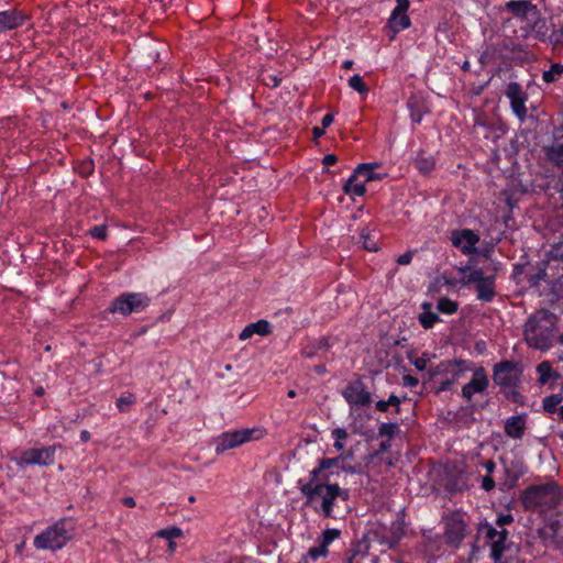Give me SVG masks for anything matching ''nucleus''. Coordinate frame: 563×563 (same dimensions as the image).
Listing matches in <instances>:
<instances>
[{
	"mask_svg": "<svg viewBox=\"0 0 563 563\" xmlns=\"http://www.w3.org/2000/svg\"><path fill=\"white\" fill-rule=\"evenodd\" d=\"M466 536V523L460 512H453L444 520L445 542L457 548Z\"/></svg>",
	"mask_w": 563,
	"mask_h": 563,
	"instance_id": "nucleus-12",
	"label": "nucleus"
},
{
	"mask_svg": "<svg viewBox=\"0 0 563 563\" xmlns=\"http://www.w3.org/2000/svg\"><path fill=\"white\" fill-rule=\"evenodd\" d=\"M520 375V365L512 361H501L493 368V380L503 389L517 387Z\"/></svg>",
	"mask_w": 563,
	"mask_h": 563,
	"instance_id": "nucleus-10",
	"label": "nucleus"
},
{
	"mask_svg": "<svg viewBox=\"0 0 563 563\" xmlns=\"http://www.w3.org/2000/svg\"><path fill=\"white\" fill-rule=\"evenodd\" d=\"M547 268L548 262L541 261L534 267L527 272L526 277L530 286L537 287L540 285L541 282L547 280Z\"/></svg>",
	"mask_w": 563,
	"mask_h": 563,
	"instance_id": "nucleus-24",
	"label": "nucleus"
},
{
	"mask_svg": "<svg viewBox=\"0 0 563 563\" xmlns=\"http://www.w3.org/2000/svg\"><path fill=\"white\" fill-rule=\"evenodd\" d=\"M330 476L321 468V463L309 473V479L298 482L299 489L306 498L303 506L313 509L322 518H335L333 508L338 499L347 501L350 490L341 488L336 483H329Z\"/></svg>",
	"mask_w": 563,
	"mask_h": 563,
	"instance_id": "nucleus-1",
	"label": "nucleus"
},
{
	"mask_svg": "<svg viewBox=\"0 0 563 563\" xmlns=\"http://www.w3.org/2000/svg\"><path fill=\"white\" fill-rule=\"evenodd\" d=\"M563 401L562 394H552L547 396L542 400L543 410L547 413H554L558 410V406Z\"/></svg>",
	"mask_w": 563,
	"mask_h": 563,
	"instance_id": "nucleus-36",
	"label": "nucleus"
},
{
	"mask_svg": "<svg viewBox=\"0 0 563 563\" xmlns=\"http://www.w3.org/2000/svg\"><path fill=\"white\" fill-rule=\"evenodd\" d=\"M495 481L493 478L492 475L489 474H486L483 478H482V484H481V487L485 490V492H490L495 488Z\"/></svg>",
	"mask_w": 563,
	"mask_h": 563,
	"instance_id": "nucleus-50",
	"label": "nucleus"
},
{
	"mask_svg": "<svg viewBox=\"0 0 563 563\" xmlns=\"http://www.w3.org/2000/svg\"><path fill=\"white\" fill-rule=\"evenodd\" d=\"M360 243H362L364 250L369 252H377L379 249L377 241L372 236L371 230L368 228H363L361 230Z\"/></svg>",
	"mask_w": 563,
	"mask_h": 563,
	"instance_id": "nucleus-35",
	"label": "nucleus"
},
{
	"mask_svg": "<svg viewBox=\"0 0 563 563\" xmlns=\"http://www.w3.org/2000/svg\"><path fill=\"white\" fill-rule=\"evenodd\" d=\"M489 386V379L486 369L479 366L474 369L471 380L462 387V397L471 401L474 394L486 391Z\"/></svg>",
	"mask_w": 563,
	"mask_h": 563,
	"instance_id": "nucleus-17",
	"label": "nucleus"
},
{
	"mask_svg": "<svg viewBox=\"0 0 563 563\" xmlns=\"http://www.w3.org/2000/svg\"><path fill=\"white\" fill-rule=\"evenodd\" d=\"M503 10L511 18L525 23L520 27V36L523 40L532 36L540 42L547 41L549 32L547 20L542 16L538 5L531 0H509L505 3Z\"/></svg>",
	"mask_w": 563,
	"mask_h": 563,
	"instance_id": "nucleus-3",
	"label": "nucleus"
},
{
	"mask_svg": "<svg viewBox=\"0 0 563 563\" xmlns=\"http://www.w3.org/2000/svg\"><path fill=\"white\" fill-rule=\"evenodd\" d=\"M325 133V129H323L322 126H314L312 129V135H313V140L314 141H318L321 136H323Z\"/></svg>",
	"mask_w": 563,
	"mask_h": 563,
	"instance_id": "nucleus-57",
	"label": "nucleus"
},
{
	"mask_svg": "<svg viewBox=\"0 0 563 563\" xmlns=\"http://www.w3.org/2000/svg\"><path fill=\"white\" fill-rule=\"evenodd\" d=\"M265 435L266 430L261 427L225 431L216 439V452L221 454L247 442L261 440Z\"/></svg>",
	"mask_w": 563,
	"mask_h": 563,
	"instance_id": "nucleus-6",
	"label": "nucleus"
},
{
	"mask_svg": "<svg viewBox=\"0 0 563 563\" xmlns=\"http://www.w3.org/2000/svg\"><path fill=\"white\" fill-rule=\"evenodd\" d=\"M451 243L464 255H474L477 253L476 244L479 242V235L471 229L453 230L451 233Z\"/></svg>",
	"mask_w": 563,
	"mask_h": 563,
	"instance_id": "nucleus-15",
	"label": "nucleus"
},
{
	"mask_svg": "<svg viewBox=\"0 0 563 563\" xmlns=\"http://www.w3.org/2000/svg\"><path fill=\"white\" fill-rule=\"evenodd\" d=\"M460 376H450L439 382L435 393L440 394L452 389Z\"/></svg>",
	"mask_w": 563,
	"mask_h": 563,
	"instance_id": "nucleus-45",
	"label": "nucleus"
},
{
	"mask_svg": "<svg viewBox=\"0 0 563 563\" xmlns=\"http://www.w3.org/2000/svg\"><path fill=\"white\" fill-rule=\"evenodd\" d=\"M483 466L486 470L487 474L492 475L496 468V463L493 460H487L483 464Z\"/></svg>",
	"mask_w": 563,
	"mask_h": 563,
	"instance_id": "nucleus-58",
	"label": "nucleus"
},
{
	"mask_svg": "<svg viewBox=\"0 0 563 563\" xmlns=\"http://www.w3.org/2000/svg\"><path fill=\"white\" fill-rule=\"evenodd\" d=\"M397 5L393 11H395V15L401 13V11H408L410 1L409 0H396Z\"/></svg>",
	"mask_w": 563,
	"mask_h": 563,
	"instance_id": "nucleus-52",
	"label": "nucleus"
},
{
	"mask_svg": "<svg viewBox=\"0 0 563 563\" xmlns=\"http://www.w3.org/2000/svg\"><path fill=\"white\" fill-rule=\"evenodd\" d=\"M334 117L332 113H327L321 121L322 128L327 129L333 123Z\"/></svg>",
	"mask_w": 563,
	"mask_h": 563,
	"instance_id": "nucleus-56",
	"label": "nucleus"
},
{
	"mask_svg": "<svg viewBox=\"0 0 563 563\" xmlns=\"http://www.w3.org/2000/svg\"><path fill=\"white\" fill-rule=\"evenodd\" d=\"M526 431L523 416H512L505 422V433L512 439H521Z\"/></svg>",
	"mask_w": 563,
	"mask_h": 563,
	"instance_id": "nucleus-23",
	"label": "nucleus"
},
{
	"mask_svg": "<svg viewBox=\"0 0 563 563\" xmlns=\"http://www.w3.org/2000/svg\"><path fill=\"white\" fill-rule=\"evenodd\" d=\"M406 534V526L404 520L397 519L391 522L388 536L386 537V543L389 548L396 547L399 541L404 538Z\"/></svg>",
	"mask_w": 563,
	"mask_h": 563,
	"instance_id": "nucleus-25",
	"label": "nucleus"
},
{
	"mask_svg": "<svg viewBox=\"0 0 563 563\" xmlns=\"http://www.w3.org/2000/svg\"><path fill=\"white\" fill-rule=\"evenodd\" d=\"M399 431V426L394 422H384L378 427V435L394 438Z\"/></svg>",
	"mask_w": 563,
	"mask_h": 563,
	"instance_id": "nucleus-40",
	"label": "nucleus"
},
{
	"mask_svg": "<svg viewBox=\"0 0 563 563\" xmlns=\"http://www.w3.org/2000/svg\"><path fill=\"white\" fill-rule=\"evenodd\" d=\"M475 125H485V122L482 120L481 117L475 118Z\"/></svg>",
	"mask_w": 563,
	"mask_h": 563,
	"instance_id": "nucleus-64",
	"label": "nucleus"
},
{
	"mask_svg": "<svg viewBox=\"0 0 563 563\" xmlns=\"http://www.w3.org/2000/svg\"><path fill=\"white\" fill-rule=\"evenodd\" d=\"M402 384L407 387H416L419 384V379L411 375H405L402 377Z\"/></svg>",
	"mask_w": 563,
	"mask_h": 563,
	"instance_id": "nucleus-54",
	"label": "nucleus"
},
{
	"mask_svg": "<svg viewBox=\"0 0 563 563\" xmlns=\"http://www.w3.org/2000/svg\"><path fill=\"white\" fill-rule=\"evenodd\" d=\"M362 547L363 544L360 542L353 543L347 550L345 563H363V561L368 556V553L363 550Z\"/></svg>",
	"mask_w": 563,
	"mask_h": 563,
	"instance_id": "nucleus-33",
	"label": "nucleus"
},
{
	"mask_svg": "<svg viewBox=\"0 0 563 563\" xmlns=\"http://www.w3.org/2000/svg\"><path fill=\"white\" fill-rule=\"evenodd\" d=\"M505 96L510 102V108L514 114L522 122L527 119L528 109L526 102L528 101V93L523 90L519 82L511 81L505 89Z\"/></svg>",
	"mask_w": 563,
	"mask_h": 563,
	"instance_id": "nucleus-13",
	"label": "nucleus"
},
{
	"mask_svg": "<svg viewBox=\"0 0 563 563\" xmlns=\"http://www.w3.org/2000/svg\"><path fill=\"white\" fill-rule=\"evenodd\" d=\"M422 119V114L420 112H411V120L415 123H420Z\"/></svg>",
	"mask_w": 563,
	"mask_h": 563,
	"instance_id": "nucleus-61",
	"label": "nucleus"
},
{
	"mask_svg": "<svg viewBox=\"0 0 563 563\" xmlns=\"http://www.w3.org/2000/svg\"><path fill=\"white\" fill-rule=\"evenodd\" d=\"M559 333V318L548 309L534 311L523 325V339L533 350L548 351L554 346Z\"/></svg>",
	"mask_w": 563,
	"mask_h": 563,
	"instance_id": "nucleus-2",
	"label": "nucleus"
},
{
	"mask_svg": "<svg viewBox=\"0 0 563 563\" xmlns=\"http://www.w3.org/2000/svg\"><path fill=\"white\" fill-rule=\"evenodd\" d=\"M341 531L339 529H325L320 537V543L317 547H312L308 550L307 555L317 560L319 558H325L328 555L329 545L338 538H340Z\"/></svg>",
	"mask_w": 563,
	"mask_h": 563,
	"instance_id": "nucleus-18",
	"label": "nucleus"
},
{
	"mask_svg": "<svg viewBox=\"0 0 563 563\" xmlns=\"http://www.w3.org/2000/svg\"><path fill=\"white\" fill-rule=\"evenodd\" d=\"M538 534L545 547L563 552V525L559 519H549Z\"/></svg>",
	"mask_w": 563,
	"mask_h": 563,
	"instance_id": "nucleus-14",
	"label": "nucleus"
},
{
	"mask_svg": "<svg viewBox=\"0 0 563 563\" xmlns=\"http://www.w3.org/2000/svg\"><path fill=\"white\" fill-rule=\"evenodd\" d=\"M471 368L467 365L465 360H445L441 361L439 364L429 367L428 374L430 378H435L438 376H461L464 372L470 371Z\"/></svg>",
	"mask_w": 563,
	"mask_h": 563,
	"instance_id": "nucleus-16",
	"label": "nucleus"
},
{
	"mask_svg": "<svg viewBox=\"0 0 563 563\" xmlns=\"http://www.w3.org/2000/svg\"><path fill=\"white\" fill-rule=\"evenodd\" d=\"M156 536L168 541H174V539L183 537V530L178 527H170L158 530Z\"/></svg>",
	"mask_w": 563,
	"mask_h": 563,
	"instance_id": "nucleus-42",
	"label": "nucleus"
},
{
	"mask_svg": "<svg viewBox=\"0 0 563 563\" xmlns=\"http://www.w3.org/2000/svg\"><path fill=\"white\" fill-rule=\"evenodd\" d=\"M343 398L351 407L364 408L372 404V395L361 377L351 380L342 391Z\"/></svg>",
	"mask_w": 563,
	"mask_h": 563,
	"instance_id": "nucleus-11",
	"label": "nucleus"
},
{
	"mask_svg": "<svg viewBox=\"0 0 563 563\" xmlns=\"http://www.w3.org/2000/svg\"><path fill=\"white\" fill-rule=\"evenodd\" d=\"M378 166L379 165L377 163H363L357 165L354 170L356 172V175L364 178L363 181L366 184L368 181L382 179L385 176L374 172Z\"/></svg>",
	"mask_w": 563,
	"mask_h": 563,
	"instance_id": "nucleus-29",
	"label": "nucleus"
},
{
	"mask_svg": "<svg viewBox=\"0 0 563 563\" xmlns=\"http://www.w3.org/2000/svg\"><path fill=\"white\" fill-rule=\"evenodd\" d=\"M543 151L545 158L559 170L563 172V144H552L545 146Z\"/></svg>",
	"mask_w": 563,
	"mask_h": 563,
	"instance_id": "nucleus-28",
	"label": "nucleus"
},
{
	"mask_svg": "<svg viewBox=\"0 0 563 563\" xmlns=\"http://www.w3.org/2000/svg\"><path fill=\"white\" fill-rule=\"evenodd\" d=\"M90 437H91V435H90V432H89V431H87V430H82V431L80 432V440H81L82 442H85V443H86V442H88V441L90 440Z\"/></svg>",
	"mask_w": 563,
	"mask_h": 563,
	"instance_id": "nucleus-60",
	"label": "nucleus"
},
{
	"mask_svg": "<svg viewBox=\"0 0 563 563\" xmlns=\"http://www.w3.org/2000/svg\"><path fill=\"white\" fill-rule=\"evenodd\" d=\"M439 320V316L430 310L419 314V322L424 329L432 328Z\"/></svg>",
	"mask_w": 563,
	"mask_h": 563,
	"instance_id": "nucleus-39",
	"label": "nucleus"
},
{
	"mask_svg": "<svg viewBox=\"0 0 563 563\" xmlns=\"http://www.w3.org/2000/svg\"><path fill=\"white\" fill-rule=\"evenodd\" d=\"M341 460H342V455H339L336 457H331V459L323 457V459L319 460V462L321 463V468H324V471L327 472L333 467H338Z\"/></svg>",
	"mask_w": 563,
	"mask_h": 563,
	"instance_id": "nucleus-47",
	"label": "nucleus"
},
{
	"mask_svg": "<svg viewBox=\"0 0 563 563\" xmlns=\"http://www.w3.org/2000/svg\"><path fill=\"white\" fill-rule=\"evenodd\" d=\"M514 522V516L511 514H500L497 516L495 526L496 528L505 529V526Z\"/></svg>",
	"mask_w": 563,
	"mask_h": 563,
	"instance_id": "nucleus-48",
	"label": "nucleus"
},
{
	"mask_svg": "<svg viewBox=\"0 0 563 563\" xmlns=\"http://www.w3.org/2000/svg\"><path fill=\"white\" fill-rule=\"evenodd\" d=\"M562 75H563V64L554 63V64H551V66L548 70H544L542 73V80L548 85L554 84L560 80Z\"/></svg>",
	"mask_w": 563,
	"mask_h": 563,
	"instance_id": "nucleus-34",
	"label": "nucleus"
},
{
	"mask_svg": "<svg viewBox=\"0 0 563 563\" xmlns=\"http://www.w3.org/2000/svg\"><path fill=\"white\" fill-rule=\"evenodd\" d=\"M135 402V396L131 393L121 395L117 401V408L121 411H128L129 408Z\"/></svg>",
	"mask_w": 563,
	"mask_h": 563,
	"instance_id": "nucleus-41",
	"label": "nucleus"
},
{
	"mask_svg": "<svg viewBox=\"0 0 563 563\" xmlns=\"http://www.w3.org/2000/svg\"><path fill=\"white\" fill-rule=\"evenodd\" d=\"M353 65H354V62L351 60V59H347V60H344L342 63V68L343 69H351L353 67Z\"/></svg>",
	"mask_w": 563,
	"mask_h": 563,
	"instance_id": "nucleus-62",
	"label": "nucleus"
},
{
	"mask_svg": "<svg viewBox=\"0 0 563 563\" xmlns=\"http://www.w3.org/2000/svg\"><path fill=\"white\" fill-rule=\"evenodd\" d=\"M556 412L559 415V419L563 420V405L558 408Z\"/></svg>",
	"mask_w": 563,
	"mask_h": 563,
	"instance_id": "nucleus-63",
	"label": "nucleus"
},
{
	"mask_svg": "<svg viewBox=\"0 0 563 563\" xmlns=\"http://www.w3.org/2000/svg\"><path fill=\"white\" fill-rule=\"evenodd\" d=\"M90 235L98 240H104L108 234V229L104 224L96 225L89 231Z\"/></svg>",
	"mask_w": 563,
	"mask_h": 563,
	"instance_id": "nucleus-49",
	"label": "nucleus"
},
{
	"mask_svg": "<svg viewBox=\"0 0 563 563\" xmlns=\"http://www.w3.org/2000/svg\"><path fill=\"white\" fill-rule=\"evenodd\" d=\"M151 303V298L142 292H123L115 297L108 311L111 313H120L126 317L131 313H140L144 311Z\"/></svg>",
	"mask_w": 563,
	"mask_h": 563,
	"instance_id": "nucleus-8",
	"label": "nucleus"
},
{
	"mask_svg": "<svg viewBox=\"0 0 563 563\" xmlns=\"http://www.w3.org/2000/svg\"><path fill=\"white\" fill-rule=\"evenodd\" d=\"M338 162V157L334 154H327L323 159L322 164L324 166H332Z\"/></svg>",
	"mask_w": 563,
	"mask_h": 563,
	"instance_id": "nucleus-55",
	"label": "nucleus"
},
{
	"mask_svg": "<svg viewBox=\"0 0 563 563\" xmlns=\"http://www.w3.org/2000/svg\"><path fill=\"white\" fill-rule=\"evenodd\" d=\"M563 500L562 487L556 482L530 485L520 494V503L526 511L547 514Z\"/></svg>",
	"mask_w": 563,
	"mask_h": 563,
	"instance_id": "nucleus-4",
	"label": "nucleus"
},
{
	"mask_svg": "<svg viewBox=\"0 0 563 563\" xmlns=\"http://www.w3.org/2000/svg\"><path fill=\"white\" fill-rule=\"evenodd\" d=\"M479 532L484 533L485 543L489 548V556L494 563H508L504 559V554L510 548L511 542L508 541L509 531L507 529H497L493 525L481 523Z\"/></svg>",
	"mask_w": 563,
	"mask_h": 563,
	"instance_id": "nucleus-7",
	"label": "nucleus"
},
{
	"mask_svg": "<svg viewBox=\"0 0 563 563\" xmlns=\"http://www.w3.org/2000/svg\"><path fill=\"white\" fill-rule=\"evenodd\" d=\"M461 274V283L464 285L479 283L485 276L482 268H472L470 266H465L460 268Z\"/></svg>",
	"mask_w": 563,
	"mask_h": 563,
	"instance_id": "nucleus-30",
	"label": "nucleus"
},
{
	"mask_svg": "<svg viewBox=\"0 0 563 563\" xmlns=\"http://www.w3.org/2000/svg\"><path fill=\"white\" fill-rule=\"evenodd\" d=\"M477 299L484 302H490L496 297V286L494 276H485L475 286Z\"/></svg>",
	"mask_w": 563,
	"mask_h": 563,
	"instance_id": "nucleus-20",
	"label": "nucleus"
},
{
	"mask_svg": "<svg viewBox=\"0 0 563 563\" xmlns=\"http://www.w3.org/2000/svg\"><path fill=\"white\" fill-rule=\"evenodd\" d=\"M505 49L512 54L514 58L520 63H530L536 59L533 53H531L527 45L522 43H516L510 41L509 43L504 45Z\"/></svg>",
	"mask_w": 563,
	"mask_h": 563,
	"instance_id": "nucleus-22",
	"label": "nucleus"
},
{
	"mask_svg": "<svg viewBox=\"0 0 563 563\" xmlns=\"http://www.w3.org/2000/svg\"><path fill=\"white\" fill-rule=\"evenodd\" d=\"M412 257H413V253L411 251H408V252L401 254L400 256H398L397 263L399 265H408L411 263Z\"/></svg>",
	"mask_w": 563,
	"mask_h": 563,
	"instance_id": "nucleus-53",
	"label": "nucleus"
},
{
	"mask_svg": "<svg viewBox=\"0 0 563 563\" xmlns=\"http://www.w3.org/2000/svg\"><path fill=\"white\" fill-rule=\"evenodd\" d=\"M410 25L411 21L407 14V11H401V13L396 14V16L395 11H393L387 22V27L390 29L393 33H398L402 30H406Z\"/></svg>",
	"mask_w": 563,
	"mask_h": 563,
	"instance_id": "nucleus-27",
	"label": "nucleus"
},
{
	"mask_svg": "<svg viewBox=\"0 0 563 563\" xmlns=\"http://www.w3.org/2000/svg\"><path fill=\"white\" fill-rule=\"evenodd\" d=\"M438 310L444 314H453L459 309V303L448 297H441L437 305Z\"/></svg>",
	"mask_w": 563,
	"mask_h": 563,
	"instance_id": "nucleus-37",
	"label": "nucleus"
},
{
	"mask_svg": "<svg viewBox=\"0 0 563 563\" xmlns=\"http://www.w3.org/2000/svg\"><path fill=\"white\" fill-rule=\"evenodd\" d=\"M349 86L361 95L368 92V87L360 75H354L349 80Z\"/></svg>",
	"mask_w": 563,
	"mask_h": 563,
	"instance_id": "nucleus-43",
	"label": "nucleus"
},
{
	"mask_svg": "<svg viewBox=\"0 0 563 563\" xmlns=\"http://www.w3.org/2000/svg\"><path fill=\"white\" fill-rule=\"evenodd\" d=\"M26 19L27 15L16 9L0 11V33L22 26Z\"/></svg>",
	"mask_w": 563,
	"mask_h": 563,
	"instance_id": "nucleus-19",
	"label": "nucleus"
},
{
	"mask_svg": "<svg viewBox=\"0 0 563 563\" xmlns=\"http://www.w3.org/2000/svg\"><path fill=\"white\" fill-rule=\"evenodd\" d=\"M121 501L128 508H134L136 506L135 499L131 496L123 497Z\"/></svg>",
	"mask_w": 563,
	"mask_h": 563,
	"instance_id": "nucleus-59",
	"label": "nucleus"
},
{
	"mask_svg": "<svg viewBox=\"0 0 563 563\" xmlns=\"http://www.w3.org/2000/svg\"><path fill=\"white\" fill-rule=\"evenodd\" d=\"M401 399L395 394L389 395L387 400H378L375 404V408L379 412H387L389 407L394 408V412L399 415L401 412Z\"/></svg>",
	"mask_w": 563,
	"mask_h": 563,
	"instance_id": "nucleus-32",
	"label": "nucleus"
},
{
	"mask_svg": "<svg viewBox=\"0 0 563 563\" xmlns=\"http://www.w3.org/2000/svg\"><path fill=\"white\" fill-rule=\"evenodd\" d=\"M537 372L539 374V383L541 384H547L553 374L552 366L548 361L540 363L537 366Z\"/></svg>",
	"mask_w": 563,
	"mask_h": 563,
	"instance_id": "nucleus-38",
	"label": "nucleus"
},
{
	"mask_svg": "<svg viewBox=\"0 0 563 563\" xmlns=\"http://www.w3.org/2000/svg\"><path fill=\"white\" fill-rule=\"evenodd\" d=\"M408 358L418 371L427 369L428 363L430 361L428 353H423L420 357H416L415 360H412L411 356L408 355Z\"/></svg>",
	"mask_w": 563,
	"mask_h": 563,
	"instance_id": "nucleus-46",
	"label": "nucleus"
},
{
	"mask_svg": "<svg viewBox=\"0 0 563 563\" xmlns=\"http://www.w3.org/2000/svg\"><path fill=\"white\" fill-rule=\"evenodd\" d=\"M415 167L423 175L430 174L435 167V158L432 155L419 153L415 158Z\"/></svg>",
	"mask_w": 563,
	"mask_h": 563,
	"instance_id": "nucleus-31",
	"label": "nucleus"
},
{
	"mask_svg": "<svg viewBox=\"0 0 563 563\" xmlns=\"http://www.w3.org/2000/svg\"><path fill=\"white\" fill-rule=\"evenodd\" d=\"M358 178H360V176L356 175V172L354 170V173L349 177V179L343 185V191L346 195L357 196V197L365 195V192H366L365 181H363V180L360 181Z\"/></svg>",
	"mask_w": 563,
	"mask_h": 563,
	"instance_id": "nucleus-26",
	"label": "nucleus"
},
{
	"mask_svg": "<svg viewBox=\"0 0 563 563\" xmlns=\"http://www.w3.org/2000/svg\"><path fill=\"white\" fill-rule=\"evenodd\" d=\"M272 333V327L267 320L261 319L256 322L247 324L239 334V339L241 341H245L252 338L254 334H258L262 336L268 335Z\"/></svg>",
	"mask_w": 563,
	"mask_h": 563,
	"instance_id": "nucleus-21",
	"label": "nucleus"
},
{
	"mask_svg": "<svg viewBox=\"0 0 563 563\" xmlns=\"http://www.w3.org/2000/svg\"><path fill=\"white\" fill-rule=\"evenodd\" d=\"M60 444L46 445L43 448H32L23 451L16 460V465L24 468L29 465L51 466L55 463V453Z\"/></svg>",
	"mask_w": 563,
	"mask_h": 563,
	"instance_id": "nucleus-9",
	"label": "nucleus"
},
{
	"mask_svg": "<svg viewBox=\"0 0 563 563\" xmlns=\"http://www.w3.org/2000/svg\"><path fill=\"white\" fill-rule=\"evenodd\" d=\"M317 350H329L332 346L331 339L329 336H322L316 342Z\"/></svg>",
	"mask_w": 563,
	"mask_h": 563,
	"instance_id": "nucleus-51",
	"label": "nucleus"
},
{
	"mask_svg": "<svg viewBox=\"0 0 563 563\" xmlns=\"http://www.w3.org/2000/svg\"><path fill=\"white\" fill-rule=\"evenodd\" d=\"M74 530L73 519L62 518L35 536L33 545L38 550H60L71 540Z\"/></svg>",
	"mask_w": 563,
	"mask_h": 563,
	"instance_id": "nucleus-5",
	"label": "nucleus"
},
{
	"mask_svg": "<svg viewBox=\"0 0 563 563\" xmlns=\"http://www.w3.org/2000/svg\"><path fill=\"white\" fill-rule=\"evenodd\" d=\"M332 437L334 438V444L333 446L338 450V451H341L343 448H344V444H343V440H345L347 438V432L345 429L343 428H335L334 430H332Z\"/></svg>",
	"mask_w": 563,
	"mask_h": 563,
	"instance_id": "nucleus-44",
	"label": "nucleus"
}]
</instances>
